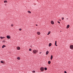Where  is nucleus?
<instances>
[{
	"instance_id": "nucleus-1",
	"label": "nucleus",
	"mask_w": 73,
	"mask_h": 73,
	"mask_svg": "<svg viewBox=\"0 0 73 73\" xmlns=\"http://www.w3.org/2000/svg\"><path fill=\"white\" fill-rule=\"evenodd\" d=\"M33 52L34 53H35L36 54V53H37V52H38V51L36 50H33Z\"/></svg>"
},
{
	"instance_id": "nucleus-2",
	"label": "nucleus",
	"mask_w": 73,
	"mask_h": 73,
	"mask_svg": "<svg viewBox=\"0 0 73 73\" xmlns=\"http://www.w3.org/2000/svg\"><path fill=\"white\" fill-rule=\"evenodd\" d=\"M40 70L42 72H43V71H44V68L43 67H41L40 68Z\"/></svg>"
},
{
	"instance_id": "nucleus-3",
	"label": "nucleus",
	"mask_w": 73,
	"mask_h": 73,
	"mask_svg": "<svg viewBox=\"0 0 73 73\" xmlns=\"http://www.w3.org/2000/svg\"><path fill=\"white\" fill-rule=\"evenodd\" d=\"M70 49H73V45H70Z\"/></svg>"
},
{
	"instance_id": "nucleus-4",
	"label": "nucleus",
	"mask_w": 73,
	"mask_h": 73,
	"mask_svg": "<svg viewBox=\"0 0 73 73\" xmlns=\"http://www.w3.org/2000/svg\"><path fill=\"white\" fill-rule=\"evenodd\" d=\"M17 50H20V47H17Z\"/></svg>"
},
{
	"instance_id": "nucleus-5",
	"label": "nucleus",
	"mask_w": 73,
	"mask_h": 73,
	"mask_svg": "<svg viewBox=\"0 0 73 73\" xmlns=\"http://www.w3.org/2000/svg\"><path fill=\"white\" fill-rule=\"evenodd\" d=\"M48 53H49V51H47L46 52V55H48Z\"/></svg>"
},
{
	"instance_id": "nucleus-6",
	"label": "nucleus",
	"mask_w": 73,
	"mask_h": 73,
	"mask_svg": "<svg viewBox=\"0 0 73 73\" xmlns=\"http://www.w3.org/2000/svg\"><path fill=\"white\" fill-rule=\"evenodd\" d=\"M37 35H40V32H37Z\"/></svg>"
},
{
	"instance_id": "nucleus-7",
	"label": "nucleus",
	"mask_w": 73,
	"mask_h": 73,
	"mask_svg": "<svg viewBox=\"0 0 73 73\" xmlns=\"http://www.w3.org/2000/svg\"><path fill=\"white\" fill-rule=\"evenodd\" d=\"M51 23L52 24H54V22H53V21H51Z\"/></svg>"
},
{
	"instance_id": "nucleus-8",
	"label": "nucleus",
	"mask_w": 73,
	"mask_h": 73,
	"mask_svg": "<svg viewBox=\"0 0 73 73\" xmlns=\"http://www.w3.org/2000/svg\"><path fill=\"white\" fill-rule=\"evenodd\" d=\"M7 38L9 39L11 38L10 37V36H7Z\"/></svg>"
},
{
	"instance_id": "nucleus-9",
	"label": "nucleus",
	"mask_w": 73,
	"mask_h": 73,
	"mask_svg": "<svg viewBox=\"0 0 73 73\" xmlns=\"http://www.w3.org/2000/svg\"><path fill=\"white\" fill-rule=\"evenodd\" d=\"M69 28V25H68L67 26L66 28L67 29H68Z\"/></svg>"
},
{
	"instance_id": "nucleus-10",
	"label": "nucleus",
	"mask_w": 73,
	"mask_h": 73,
	"mask_svg": "<svg viewBox=\"0 0 73 73\" xmlns=\"http://www.w3.org/2000/svg\"><path fill=\"white\" fill-rule=\"evenodd\" d=\"M17 59L18 60H20V58L19 57H18L17 58Z\"/></svg>"
},
{
	"instance_id": "nucleus-11",
	"label": "nucleus",
	"mask_w": 73,
	"mask_h": 73,
	"mask_svg": "<svg viewBox=\"0 0 73 73\" xmlns=\"http://www.w3.org/2000/svg\"><path fill=\"white\" fill-rule=\"evenodd\" d=\"M52 58H53V55H51V56L50 60H52Z\"/></svg>"
},
{
	"instance_id": "nucleus-12",
	"label": "nucleus",
	"mask_w": 73,
	"mask_h": 73,
	"mask_svg": "<svg viewBox=\"0 0 73 73\" xmlns=\"http://www.w3.org/2000/svg\"><path fill=\"white\" fill-rule=\"evenodd\" d=\"M55 45L56 46H57V41H55Z\"/></svg>"
},
{
	"instance_id": "nucleus-13",
	"label": "nucleus",
	"mask_w": 73,
	"mask_h": 73,
	"mask_svg": "<svg viewBox=\"0 0 73 73\" xmlns=\"http://www.w3.org/2000/svg\"><path fill=\"white\" fill-rule=\"evenodd\" d=\"M6 46H5V45H3V46H2V48H4V47H5Z\"/></svg>"
},
{
	"instance_id": "nucleus-14",
	"label": "nucleus",
	"mask_w": 73,
	"mask_h": 73,
	"mask_svg": "<svg viewBox=\"0 0 73 73\" xmlns=\"http://www.w3.org/2000/svg\"><path fill=\"white\" fill-rule=\"evenodd\" d=\"M52 45V43H50L49 44V46H50Z\"/></svg>"
},
{
	"instance_id": "nucleus-15",
	"label": "nucleus",
	"mask_w": 73,
	"mask_h": 73,
	"mask_svg": "<svg viewBox=\"0 0 73 73\" xmlns=\"http://www.w3.org/2000/svg\"><path fill=\"white\" fill-rule=\"evenodd\" d=\"M0 38H1V39H3V38H5L4 37H3L2 36H1L0 37Z\"/></svg>"
},
{
	"instance_id": "nucleus-16",
	"label": "nucleus",
	"mask_w": 73,
	"mask_h": 73,
	"mask_svg": "<svg viewBox=\"0 0 73 73\" xmlns=\"http://www.w3.org/2000/svg\"><path fill=\"white\" fill-rule=\"evenodd\" d=\"M27 12H28V13H31V12L30 11H28Z\"/></svg>"
},
{
	"instance_id": "nucleus-17",
	"label": "nucleus",
	"mask_w": 73,
	"mask_h": 73,
	"mask_svg": "<svg viewBox=\"0 0 73 73\" xmlns=\"http://www.w3.org/2000/svg\"><path fill=\"white\" fill-rule=\"evenodd\" d=\"M50 31H49L48 34H47V35H49V34H50Z\"/></svg>"
},
{
	"instance_id": "nucleus-18",
	"label": "nucleus",
	"mask_w": 73,
	"mask_h": 73,
	"mask_svg": "<svg viewBox=\"0 0 73 73\" xmlns=\"http://www.w3.org/2000/svg\"><path fill=\"white\" fill-rule=\"evenodd\" d=\"M48 64H50V61H48Z\"/></svg>"
},
{
	"instance_id": "nucleus-19",
	"label": "nucleus",
	"mask_w": 73,
	"mask_h": 73,
	"mask_svg": "<svg viewBox=\"0 0 73 73\" xmlns=\"http://www.w3.org/2000/svg\"><path fill=\"white\" fill-rule=\"evenodd\" d=\"M4 3H7V1H4Z\"/></svg>"
},
{
	"instance_id": "nucleus-20",
	"label": "nucleus",
	"mask_w": 73,
	"mask_h": 73,
	"mask_svg": "<svg viewBox=\"0 0 73 73\" xmlns=\"http://www.w3.org/2000/svg\"><path fill=\"white\" fill-rule=\"evenodd\" d=\"M44 70H47V68L46 67L45 68Z\"/></svg>"
},
{
	"instance_id": "nucleus-21",
	"label": "nucleus",
	"mask_w": 73,
	"mask_h": 73,
	"mask_svg": "<svg viewBox=\"0 0 73 73\" xmlns=\"http://www.w3.org/2000/svg\"><path fill=\"white\" fill-rule=\"evenodd\" d=\"M1 63H2V64H3V63H4V62L2 61H1Z\"/></svg>"
},
{
	"instance_id": "nucleus-22",
	"label": "nucleus",
	"mask_w": 73,
	"mask_h": 73,
	"mask_svg": "<svg viewBox=\"0 0 73 73\" xmlns=\"http://www.w3.org/2000/svg\"><path fill=\"white\" fill-rule=\"evenodd\" d=\"M32 50V49L31 48L29 49V51H31Z\"/></svg>"
},
{
	"instance_id": "nucleus-23",
	"label": "nucleus",
	"mask_w": 73,
	"mask_h": 73,
	"mask_svg": "<svg viewBox=\"0 0 73 73\" xmlns=\"http://www.w3.org/2000/svg\"><path fill=\"white\" fill-rule=\"evenodd\" d=\"M11 27H13V25L12 24H11Z\"/></svg>"
},
{
	"instance_id": "nucleus-24",
	"label": "nucleus",
	"mask_w": 73,
	"mask_h": 73,
	"mask_svg": "<svg viewBox=\"0 0 73 73\" xmlns=\"http://www.w3.org/2000/svg\"><path fill=\"white\" fill-rule=\"evenodd\" d=\"M19 31H21V29H19Z\"/></svg>"
},
{
	"instance_id": "nucleus-25",
	"label": "nucleus",
	"mask_w": 73,
	"mask_h": 73,
	"mask_svg": "<svg viewBox=\"0 0 73 73\" xmlns=\"http://www.w3.org/2000/svg\"><path fill=\"white\" fill-rule=\"evenodd\" d=\"M64 73H67V72H66V71H64Z\"/></svg>"
},
{
	"instance_id": "nucleus-26",
	"label": "nucleus",
	"mask_w": 73,
	"mask_h": 73,
	"mask_svg": "<svg viewBox=\"0 0 73 73\" xmlns=\"http://www.w3.org/2000/svg\"><path fill=\"white\" fill-rule=\"evenodd\" d=\"M33 72H34V73H35V71H33Z\"/></svg>"
},
{
	"instance_id": "nucleus-27",
	"label": "nucleus",
	"mask_w": 73,
	"mask_h": 73,
	"mask_svg": "<svg viewBox=\"0 0 73 73\" xmlns=\"http://www.w3.org/2000/svg\"><path fill=\"white\" fill-rule=\"evenodd\" d=\"M62 20H63L64 19V18H62Z\"/></svg>"
},
{
	"instance_id": "nucleus-28",
	"label": "nucleus",
	"mask_w": 73,
	"mask_h": 73,
	"mask_svg": "<svg viewBox=\"0 0 73 73\" xmlns=\"http://www.w3.org/2000/svg\"><path fill=\"white\" fill-rule=\"evenodd\" d=\"M58 23H60V22H59V21H58Z\"/></svg>"
},
{
	"instance_id": "nucleus-29",
	"label": "nucleus",
	"mask_w": 73,
	"mask_h": 73,
	"mask_svg": "<svg viewBox=\"0 0 73 73\" xmlns=\"http://www.w3.org/2000/svg\"><path fill=\"white\" fill-rule=\"evenodd\" d=\"M40 54H41V52H40L39 53Z\"/></svg>"
},
{
	"instance_id": "nucleus-30",
	"label": "nucleus",
	"mask_w": 73,
	"mask_h": 73,
	"mask_svg": "<svg viewBox=\"0 0 73 73\" xmlns=\"http://www.w3.org/2000/svg\"><path fill=\"white\" fill-rule=\"evenodd\" d=\"M66 19L67 20H68V18H67Z\"/></svg>"
},
{
	"instance_id": "nucleus-31",
	"label": "nucleus",
	"mask_w": 73,
	"mask_h": 73,
	"mask_svg": "<svg viewBox=\"0 0 73 73\" xmlns=\"http://www.w3.org/2000/svg\"><path fill=\"white\" fill-rule=\"evenodd\" d=\"M36 26H37V25H36Z\"/></svg>"
}]
</instances>
